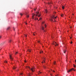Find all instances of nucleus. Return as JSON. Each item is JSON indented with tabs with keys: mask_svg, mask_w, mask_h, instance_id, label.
I'll return each mask as SVG.
<instances>
[{
	"mask_svg": "<svg viewBox=\"0 0 76 76\" xmlns=\"http://www.w3.org/2000/svg\"><path fill=\"white\" fill-rule=\"evenodd\" d=\"M50 75H51V76H52V74H50Z\"/></svg>",
	"mask_w": 76,
	"mask_h": 76,
	"instance_id": "obj_49",
	"label": "nucleus"
},
{
	"mask_svg": "<svg viewBox=\"0 0 76 76\" xmlns=\"http://www.w3.org/2000/svg\"><path fill=\"white\" fill-rule=\"evenodd\" d=\"M37 19L38 20V18H37Z\"/></svg>",
	"mask_w": 76,
	"mask_h": 76,
	"instance_id": "obj_53",
	"label": "nucleus"
},
{
	"mask_svg": "<svg viewBox=\"0 0 76 76\" xmlns=\"http://www.w3.org/2000/svg\"><path fill=\"white\" fill-rule=\"evenodd\" d=\"M51 20V21H53V19H52Z\"/></svg>",
	"mask_w": 76,
	"mask_h": 76,
	"instance_id": "obj_44",
	"label": "nucleus"
},
{
	"mask_svg": "<svg viewBox=\"0 0 76 76\" xmlns=\"http://www.w3.org/2000/svg\"><path fill=\"white\" fill-rule=\"evenodd\" d=\"M20 55H22V54H21Z\"/></svg>",
	"mask_w": 76,
	"mask_h": 76,
	"instance_id": "obj_57",
	"label": "nucleus"
},
{
	"mask_svg": "<svg viewBox=\"0 0 76 76\" xmlns=\"http://www.w3.org/2000/svg\"><path fill=\"white\" fill-rule=\"evenodd\" d=\"M48 12V11L47 10H45V13H47Z\"/></svg>",
	"mask_w": 76,
	"mask_h": 76,
	"instance_id": "obj_13",
	"label": "nucleus"
},
{
	"mask_svg": "<svg viewBox=\"0 0 76 76\" xmlns=\"http://www.w3.org/2000/svg\"><path fill=\"white\" fill-rule=\"evenodd\" d=\"M64 15L63 14H62L61 15V17H63V16H64Z\"/></svg>",
	"mask_w": 76,
	"mask_h": 76,
	"instance_id": "obj_21",
	"label": "nucleus"
},
{
	"mask_svg": "<svg viewBox=\"0 0 76 76\" xmlns=\"http://www.w3.org/2000/svg\"><path fill=\"white\" fill-rule=\"evenodd\" d=\"M72 38V37H70V39H71V38Z\"/></svg>",
	"mask_w": 76,
	"mask_h": 76,
	"instance_id": "obj_46",
	"label": "nucleus"
},
{
	"mask_svg": "<svg viewBox=\"0 0 76 76\" xmlns=\"http://www.w3.org/2000/svg\"><path fill=\"white\" fill-rule=\"evenodd\" d=\"M34 20H37V18H35V19H34Z\"/></svg>",
	"mask_w": 76,
	"mask_h": 76,
	"instance_id": "obj_33",
	"label": "nucleus"
},
{
	"mask_svg": "<svg viewBox=\"0 0 76 76\" xmlns=\"http://www.w3.org/2000/svg\"><path fill=\"white\" fill-rule=\"evenodd\" d=\"M11 41H12V40H9V42H11Z\"/></svg>",
	"mask_w": 76,
	"mask_h": 76,
	"instance_id": "obj_22",
	"label": "nucleus"
},
{
	"mask_svg": "<svg viewBox=\"0 0 76 76\" xmlns=\"http://www.w3.org/2000/svg\"><path fill=\"white\" fill-rule=\"evenodd\" d=\"M72 43H73V42H71V43H70V44H72Z\"/></svg>",
	"mask_w": 76,
	"mask_h": 76,
	"instance_id": "obj_36",
	"label": "nucleus"
},
{
	"mask_svg": "<svg viewBox=\"0 0 76 76\" xmlns=\"http://www.w3.org/2000/svg\"><path fill=\"white\" fill-rule=\"evenodd\" d=\"M55 16V15H53V17H52V18H54V17Z\"/></svg>",
	"mask_w": 76,
	"mask_h": 76,
	"instance_id": "obj_31",
	"label": "nucleus"
},
{
	"mask_svg": "<svg viewBox=\"0 0 76 76\" xmlns=\"http://www.w3.org/2000/svg\"><path fill=\"white\" fill-rule=\"evenodd\" d=\"M43 31H44V32H45V30H44V27H43L42 26L41 27Z\"/></svg>",
	"mask_w": 76,
	"mask_h": 76,
	"instance_id": "obj_3",
	"label": "nucleus"
},
{
	"mask_svg": "<svg viewBox=\"0 0 76 76\" xmlns=\"http://www.w3.org/2000/svg\"><path fill=\"white\" fill-rule=\"evenodd\" d=\"M35 14H34V15L32 16V19H34V16H35Z\"/></svg>",
	"mask_w": 76,
	"mask_h": 76,
	"instance_id": "obj_16",
	"label": "nucleus"
},
{
	"mask_svg": "<svg viewBox=\"0 0 76 76\" xmlns=\"http://www.w3.org/2000/svg\"><path fill=\"white\" fill-rule=\"evenodd\" d=\"M33 35L35 36V34H34V33H33Z\"/></svg>",
	"mask_w": 76,
	"mask_h": 76,
	"instance_id": "obj_35",
	"label": "nucleus"
},
{
	"mask_svg": "<svg viewBox=\"0 0 76 76\" xmlns=\"http://www.w3.org/2000/svg\"><path fill=\"white\" fill-rule=\"evenodd\" d=\"M72 70H74V71H75V69L74 68H72L71 69H70L68 70L67 71V72H72Z\"/></svg>",
	"mask_w": 76,
	"mask_h": 76,
	"instance_id": "obj_1",
	"label": "nucleus"
},
{
	"mask_svg": "<svg viewBox=\"0 0 76 76\" xmlns=\"http://www.w3.org/2000/svg\"><path fill=\"white\" fill-rule=\"evenodd\" d=\"M34 33H35V32Z\"/></svg>",
	"mask_w": 76,
	"mask_h": 76,
	"instance_id": "obj_58",
	"label": "nucleus"
},
{
	"mask_svg": "<svg viewBox=\"0 0 76 76\" xmlns=\"http://www.w3.org/2000/svg\"><path fill=\"white\" fill-rule=\"evenodd\" d=\"M45 23V22H42V24H43V23Z\"/></svg>",
	"mask_w": 76,
	"mask_h": 76,
	"instance_id": "obj_28",
	"label": "nucleus"
},
{
	"mask_svg": "<svg viewBox=\"0 0 76 76\" xmlns=\"http://www.w3.org/2000/svg\"><path fill=\"white\" fill-rule=\"evenodd\" d=\"M34 69H35V68H31V70H32V72H34V70H34Z\"/></svg>",
	"mask_w": 76,
	"mask_h": 76,
	"instance_id": "obj_4",
	"label": "nucleus"
},
{
	"mask_svg": "<svg viewBox=\"0 0 76 76\" xmlns=\"http://www.w3.org/2000/svg\"><path fill=\"white\" fill-rule=\"evenodd\" d=\"M57 22L56 21H55V22Z\"/></svg>",
	"mask_w": 76,
	"mask_h": 76,
	"instance_id": "obj_52",
	"label": "nucleus"
},
{
	"mask_svg": "<svg viewBox=\"0 0 76 76\" xmlns=\"http://www.w3.org/2000/svg\"><path fill=\"white\" fill-rule=\"evenodd\" d=\"M41 72H40V71H39V72H38V74H39H39H41Z\"/></svg>",
	"mask_w": 76,
	"mask_h": 76,
	"instance_id": "obj_19",
	"label": "nucleus"
},
{
	"mask_svg": "<svg viewBox=\"0 0 76 76\" xmlns=\"http://www.w3.org/2000/svg\"><path fill=\"white\" fill-rule=\"evenodd\" d=\"M74 67L75 68V67H76V65H75L74 64Z\"/></svg>",
	"mask_w": 76,
	"mask_h": 76,
	"instance_id": "obj_27",
	"label": "nucleus"
},
{
	"mask_svg": "<svg viewBox=\"0 0 76 76\" xmlns=\"http://www.w3.org/2000/svg\"><path fill=\"white\" fill-rule=\"evenodd\" d=\"M13 69H16V67L15 66H13Z\"/></svg>",
	"mask_w": 76,
	"mask_h": 76,
	"instance_id": "obj_8",
	"label": "nucleus"
},
{
	"mask_svg": "<svg viewBox=\"0 0 76 76\" xmlns=\"http://www.w3.org/2000/svg\"><path fill=\"white\" fill-rule=\"evenodd\" d=\"M56 18H57V17H55V19H56Z\"/></svg>",
	"mask_w": 76,
	"mask_h": 76,
	"instance_id": "obj_43",
	"label": "nucleus"
},
{
	"mask_svg": "<svg viewBox=\"0 0 76 76\" xmlns=\"http://www.w3.org/2000/svg\"><path fill=\"white\" fill-rule=\"evenodd\" d=\"M10 58L11 60H13V58L12 57L11 55H10Z\"/></svg>",
	"mask_w": 76,
	"mask_h": 76,
	"instance_id": "obj_2",
	"label": "nucleus"
},
{
	"mask_svg": "<svg viewBox=\"0 0 76 76\" xmlns=\"http://www.w3.org/2000/svg\"><path fill=\"white\" fill-rule=\"evenodd\" d=\"M20 15L21 16H22V15H23V14L21 13H20Z\"/></svg>",
	"mask_w": 76,
	"mask_h": 76,
	"instance_id": "obj_20",
	"label": "nucleus"
},
{
	"mask_svg": "<svg viewBox=\"0 0 76 76\" xmlns=\"http://www.w3.org/2000/svg\"><path fill=\"white\" fill-rule=\"evenodd\" d=\"M26 25H27V23H26Z\"/></svg>",
	"mask_w": 76,
	"mask_h": 76,
	"instance_id": "obj_45",
	"label": "nucleus"
},
{
	"mask_svg": "<svg viewBox=\"0 0 76 76\" xmlns=\"http://www.w3.org/2000/svg\"><path fill=\"white\" fill-rule=\"evenodd\" d=\"M38 42V43H39V41H37Z\"/></svg>",
	"mask_w": 76,
	"mask_h": 76,
	"instance_id": "obj_40",
	"label": "nucleus"
},
{
	"mask_svg": "<svg viewBox=\"0 0 76 76\" xmlns=\"http://www.w3.org/2000/svg\"><path fill=\"white\" fill-rule=\"evenodd\" d=\"M54 64H56V62L54 61Z\"/></svg>",
	"mask_w": 76,
	"mask_h": 76,
	"instance_id": "obj_29",
	"label": "nucleus"
},
{
	"mask_svg": "<svg viewBox=\"0 0 76 76\" xmlns=\"http://www.w3.org/2000/svg\"><path fill=\"white\" fill-rule=\"evenodd\" d=\"M18 52H16V53L15 54V55L16 54H18Z\"/></svg>",
	"mask_w": 76,
	"mask_h": 76,
	"instance_id": "obj_26",
	"label": "nucleus"
},
{
	"mask_svg": "<svg viewBox=\"0 0 76 76\" xmlns=\"http://www.w3.org/2000/svg\"><path fill=\"white\" fill-rule=\"evenodd\" d=\"M24 62H25V63H26V61H25Z\"/></svg>",
	"mask_w": 76,
	"mask_h": 76,
	"instance_id": "obj_41",
	"label": "nucleus"
},
{
	"mask_svg": "<svg viewBox=\"0 0 76 76\" xmlns=\"http://www.w3.org/2000/svg\"><path fill=\"white\" fill-rule=\"evenodd\" d=\"M25 37H27V35L26 34H24Z\"/></svg>",
	"mask_w": 76,
	"mask_h": 76,
	"instance_id": "obj_23",
	"label": "nucleus"
},
{
	"mask_svg": "<svg viewBox=\"0 0 76 76\" xmlns=\"http://www.w3.org/2000/svg\"><path fill=\"white\" fill-rule=\"evenodd\" d=\"M40 16H41V15H38V17H40Z\"/></svg>",
	"mask_w": 76,
	"mask_h": 76,
	"instance_id": "obj_30",
	"label": "nucleus"
},
{
	"mask_svg": "<svg viewBox=\"0 0 76 76\" xmlns=\"http://www.w3.org/2000/svg\"><path fill=\"white\" fill-rule=\"evenodd\" d=\"M44 68H45V66H44Z\"/></svg>",
	"mask_w": 76,
	"mask_h": 76,
	"instance_id": "obj_42",
	"label": "nucleus"
},
{
	"mask_svg": "<svg viewBox=\"0 0 76 76\" xmlns=\"http://www.w3.org/2000/svg\"><path fill=\"white\" fill-rule=\"evenodd\" d=\"M55 44H56V45H55V47H56V45H58V44H57V43H56V42H55Z\"/></svg>",
	"mask_w": 76,
	"mask_h": 76,
	"instance_id": "obj_11",
	"label": "nucleus"
},
{
	"mask_svg": "<svg viewBox=\"0 0 76 76\" xmlns=\"http://www.w3.org/2000/svg\"><path fill=\"white\" fill-rule=\"evenodd\" d=\"M1 38V36H0V38Z\"/></svg>",
	"mask_w": 76,
	"mask_h": 76,
	"instance_id": "obj_48",
	"label": "nucleus"
},
{
	"mask_svg": "<svg viewBox=\"0 0 76 76\" xmlns=\"http://www.w3.org/2000/svg\"><path fill=\"white\" fill-rule=\"evenodd\" d=\"M55 44H56V43H55V42H54L53 43V45H55Z\"/></svg>",
	"mask_w": 76,
	"mask_h": 76,
	"instance_id": "obj_34",
	"label": "nucleus"
},
{
	"mask_svg": "<svg viewBox=\"0 0 76 76\" xmlns=\"http://www.w3.org/2000/svg\"><path fill=\"white\" fill-rule=\"evenodd\" d=\"M42 63H45V58H44L43 61Z\"/></svg>",
	"mask_w": 76,
	"mask_h": 76,
	"instance_id": "obj_9",
	"label": "nucleus"
},
{
	"mask_svg": "<svg viewBox=\"0 0 76 76\" xmlns=\"http://www.w3.org/2000/svg\"><path fill=\"white\" fill-rule=\"evenodd\" d=\"M26 52H28V51H27Z\"/></svg>",
	"mask_w": 76,
	"mask_h": 76,
	"instance_id": "obj_59",
	"label": "nucleus"
},
{
	"mask_svg": "<svg viewBox=\"0 0 76 76\" xmlns=\"http://www.w3.org/2000/svg\"><path fill=\"white\" fill-rule=\"evenodd\" d=\"M10 27H7V30H9V29H10Z\"/></svg>",
	"mask_w": 76,
	"mask_h": 76,
	"instance_id": "obj_7",
	"label": "nucleus"
},
{
	"mask_svg": "<svg viewBox=\"0 0 76 76\" xmlns=\"http://www.w3.org/2000/svg\"><path fill=\"white\" fill-rule=\"evenodd\" d=\"M4 42H3V43L1 44L0 45H1V46L3 45H4Z\"/></svg>",
	"mask_w": 76,
	"mask_h": 76,
	"instance_id": "obj_6",
	"label": "nucleus"
},
{
	"mask_svg": "<svg viewBox=\"0 0 76 76\" xmlns=\"http://www.w3.org/2000/svg\"><path fill=\"white\" fill-rule=\"evenodd\" d=\"M72 15H74V14H73Z\"/></svg>",
	"mask_w": 76,
	"mask_h": 76,
	"instance_id": "obj_51",
	"label": "nucleus"
},
{
	"mask_svg": "<svg viewBox=\"0 0 76 76\" xmlns=\"http://www.w3.org/2000/svg\"><path fill=\"white\" fill-rule=\"evenodd\" d=\"M36 13L37 15H36V16H38V14H39V12H36Z\"/></svg>",
	"mask_w": 76,
	"mask_h": 76,
	"instance_id": "obj_5",
	"label": "nucleus"
},
{
	"mask_svg": "<svg viewBox=\"0 0 76 76\" xmlns=\"http://www.w3.org/2000/svg\"><path fill=\"white\" fill-rule=\"evenodd\" d=\"M62 9H64V6H62Z\"/></svg>",
	"mask_w": 76,
	"mask_h": 76,
	"instance_id": "obj_12",
	"label": "nucleus"
},
{
	"mask_svg": "<svg viewBox=\"0 0 76 76\" xmlns=\"http://www.w3.org/2000/svg\"><path fill=\"white\" fill-rule=\"evenodd\" d=\"M64 53H65L66 52V50H64Z\"/></svg>",
	"mask_w": 76,
	"mask_h": 76,
	"instance_id": "obj_17",
	"label": "nucleus"
},
{
	"mask_svg": "<svg viewBox=\"0 0 76 76\" xmlns=\"http://www.w3.org/2000/svg\"><path fill=\"white\" fill-rule=\"evenodd\" d=\"M55 76H57V75H55Z\"/></svg>",
	"mask_w": 76,
	"mask_h": 76,
	"instance_id": "obj_56",
	"label": "nucleus"
},
{
	"mask_svg": "<svg viewBox=\"0 0 76 76\" xmlns=\"http://www.w3.org/2000/svg\"><path fill=\"white\" fill-rule=\"evenodd\" d=\"M72 28V27H70V28Z\"/></svg>",
	"mask_w": 76,
	"mask_h": 76,
	"instance_id": "obj_54",
	"label": "nucleus"
},
{
	"mask_svg": "<svg viewBox=\"0 0 76 76\" xmlns=\"http://www.w3.org/2000/svg\"><path fill=\"white\" fill-rule=\"evenodd\" d=\"M26 16L27 18H29V15H27Z\"/></svg>",
	"mask_w": 76,
	"mask_h": 76,
	"instance_id": "obj_15",
	"label": "nucleus"
},
{
	"mask_svg": "<svg viewBox=\"0 0 76 76\" xmlns=\"http://www.w3.org/2000/svg\"><path fill=\"white\" fill-rule=\"evenodd\" d=\"M28 52H31V50H30V49H28Z\"/></svg>",
	"mask_w": 76,
	"mask_h": 76,
	"instance_id": "obj_14",
	"label": "nucleus"
},
{
	"mask_svg": "<svg viewBox=\"0 0 76 76\" xmlns=\"http://www.w3.org/2000/svg\"><path fill=\"white\" fill-rule=\"evenodd\" d=\"M14 31H15V28H14Z\"/></svg>",
	"mask_w": 76,
	"mask_h": 76,
	"instance_id": "obj_50",
	"label": "nucleus"
},
{
	"mask_svg": "<svg viewBox=\"0 0 76 76\" xmlns=\"http://www.w3.org/2000/svg\"><path fill=\"white\" fill-rule=\"evenodd\" d=\"M43 52V51H40V53H42Z\"/></svg>",
	"mask_w": 76,
	"mask_h": 76,
	"instance_id": "obj_25",
	"label": "nucleus"
},
{
	"mask_svg": "<svg viewBox=\"0 0 76 76\" xmlns=\"http://www.w3.org/2000/svg\"><path fill=\"white\" fill-rule=\"evenodd\" d=\"M45 28H46V24H45Z\"/></svg>",
	"mask_w": 76,
	"mask_h": 76,
	"instance_id": "obj_38",
	"label": "nucleus"
},
{
	"mask_svg": "<svg viewBox=\"0 0 76 76\" xmlns=\"http://www.w3.org/2000/svg\"><path fill=\"white\" fill-rule=\"evenodd\" d=\"M39 20H41V19H42V18H39Z\"/></svg>",
	"mask_w": 76,
	"mask_h": 76,
	"instance_id": "obj_32",
	"label": "nucleus"
},
{
	"mask_svg": "<svg viewBox=\"0 0 76 76\" xmlns=\"http://www.w3.org/2000/svg\"><path fill=\"white\" fill-rule=\"evenodd\" d=\"M26 69H27L28 68V69H31V68H30V67H29V66H26Z\"/></svg>",
	"mask_w": 76,
	"mask_h": 76,
	"instance_id": "obj_10",
	"label": "nucleus"
},
{
	"mask_svg": "<svg viewBox=\"0 0 76 76\" xmlns=\"http://www.w3.org/2000/svg\"><path fill=\"white\" fill-rule=\"evenodd\" d=\"M28 76H31V74H28Z\"/></svg>",
	"mask_w": 76,
	"mask_h": 76,
	"instance_id": "obj_18",
	"label": "nucleus"
},
{
	"mask_svg": "<svg viewBox=\"0 0 76 76\" xmlns=\"http://www.w3.org/2000/svg\"><path fill=\"white\" fill-rule=\"evenodd\" d=\"M55 22V21H54V22Z\"/></svg>",
	"mask_w": 76,
	"mask_h": 76,
	"instance_id": "obj_55",
	"label": "nucleus"
},
{
	"mask_svg": "<svg viewBox=\"0 0 76 76\" xmlns=\"http://www.w3.org/2000/svg\"><path fill=\"white\" fill-rule=\"evenodd\" d=\"M53 72H55V71H53Z\"/></svg>",
	"mask_w": 76,
	"mask_h": 76,
	"instance_id": "obj_47",
	"label": "nucleus"
},
{
	"mask_svg": "<svg viewBox=\"0 0 76 76\" xmlns=\"http://www.w3.org/2000/svg\"><path fill=\"white\" fill-rule=\"evenodd\" d=\"M20 75H23V74H22V73H21L20 74Z\"/></svg>",
	"mask_w": 76,
	"mask_h": 76,
	"instance_id": "obj_39",
	"label": "nucleus"
},
{
	"mask_svg": "<svg viewBox=\"0 0 76 76\" xmlns=\"http://www.w3.org/2000/svg\"><path fill=\"white\" fill-rule=\"evenodd\" d=\"M4 63H7V62L6 61H4Z\"/></svg>",
	"mask_w": 76,
	"mask_h": 76,
	"instance_id": "obj_24",
	"label": "nucleus"
},
{
	"mask_svg": "<svg viewBox=\"0 0 76 76\" xmlns=\"http://www.w3.org/2000/svg\"><path fill=\"white\" fill-rule=\"evenodd\" d=\"M36 9H37V8H36L34 9V10H36Z\"/></svg>",
	"mask_w": 76,
	"mask_h": 76,
	"instance_id": "obj_37",
	"label": "nucleus"
}]
</instances>
